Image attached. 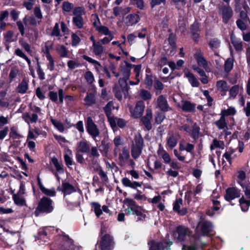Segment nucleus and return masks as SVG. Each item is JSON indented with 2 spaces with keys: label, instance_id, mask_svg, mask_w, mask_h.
Returning a JSON list of instances; mask_svg holds the SVG:
<instances>
[{
  "label": "nucleus",
  "instance_id": "1",
  "mask_svg": "<svg viewBox=\"0 0 250 250\" xmlns=\"http://www.w3.org/2000/svg\"><path fill=\"white\" fill-rule=\"evenodd\" d=\"M114 154L118 156V164L120 167L124 168L129 166L132 168L134 167L135 163L130 158L129 149L126 146L115 147Z\"/></svg>",
  "mask_w": 250,
  "mask_h": 250
},
{
  "label": "nucleus",
  "instance_id": "2",
  "mask_svg": "<svg viewBox=\"0 0 250 250\" xmlns=\"http://www.w3.org/2000/svg\"><path fill=\"white\" fill-rule=\"evenodd\" d=\"M144 146V139L140 133H137L135 135L131 146V155L133 159L136 160L140 157Z\"/></svg>",
  "mask_w": 250,
  "mask_h": 250
},
{
  "label": "nucleus",
  "instance_id": "3",
  "mask_svg": "<svg viewBox=\"0 0 250 250\" xmlns=\"http://www.w3.org/2000/svg\"><path fill=\"white\" fill-rule=\"evenodd\" d=\"M73 240L66 236L60 237L59 242L52 244L51 250H76Z\"/></svg>",
  "mask_w": 250,
  "mask_h": 250
},
{
  "label": "nucleus",
  "instance_id": "4",
  "mask_svg": "<svg viewBox=\"0 0 250 250\" xmlns=\"http://www.w3.org/2000/svg\"><path fill=\"white\" fill-rule=\"evenodd\" d=\"M53 209V201L48 197H43L39 202L35 213L38 216L40 212L50 213Z\"/></svg>",
  "mask_w": 250,
  "mask_h": 250
},
{
  "label": "nucleus",
  "instance_id": "5",
  "mask_svg": "<svg viewBox=\"0 0 250 250\" xmlns=\"http://www.w3.org/2000/svg\"><path fill=\"white\" fill-rule=\"evenodd\" d=\"M114 242L113 237L106 234L103 236L101 240L97 242L95 246V250H112Z\"/></svg>",
  "mask_w": 250,
  "mask_h": 250
},
{
  "label": "nucleus",
  "instance_id": "6",
  "mask_svg": "<svg viewBox=\"0 0 250 250\" xmlns=\"http://www.w3.org/2000/svg\"><path fill=\"white\" fill-rule=\"evenodd\" d=\"M191 234V231L189 229L184 226H179L177 227L173 233L174 239L177 242H183Z\"/></svg>",
  "mask_w": 250,
  "mask_h": 250
},
{
  "label": "nucleus",
  "instance_id": "7",
  "mask_svg": "<svg viewBox=\"0 0 250 250\" xmlns=\"http://www.w3.org/2000/svg\"><path fill=\"white\" fill-rule=\"evenodd\" d=\"M86 128L88 133L96 141V138L100 135V131L97 125L90 117L86 119Z\"/></svg>",
  "mask_w": 250,
  "mask_h": 250
},
{
  "label": "nucleus",
  "instance_id": "8",
  "mask_svg": "<svg viewBox=\"0 0 250 250\" xmlns=\"http://www.w3.org/2000/svg\"><path fill=\"white\" fill-rule=\"evenodd\" d=\"M131 66L132 64L127 62L125 65L121 66L120 74L123 77L119 79V83H123L124 86L127 84L126 82L129 78Z\"/></svg>",
  "mask_w": 250,
  "mask_h": 250
},
{
  "label": "nucleus",
  "instance_id": "9",
  "mask_svg": "<svg viewBox=\"0 0 250 250\" xmlns=\"http://www.w3.org/2000/svg\"><path fill=\"white\" fill-rule=\"evenodd\" d=\"M180 137L179 132L169 131L166 139V145L167 147L171 149L174 148L177 146Z\"/></svg>",
  "mask_w": 250,
  "mask_h": 250
},
{
  "label": "nucleus",
  "instance_id": "10",
  "mask_svg": "<svg viewBox=\"0 0 250 250\" xmlns=\"http://www.w3.org/2000/svg\"><path fill=\"white\" fill-rule=\"evenodd\" d=\"M125 211L126 215L134 214L140 207L132 199H126L124 201Z\"/></svg>",
  "mask_w": 250,
  "mask_h": 250
},
{
  "label": "nucleus",
  "instance_id": "11",
  "mask_svg": "<svg viewBox=\"0 0 250 250\" xmlns=\"http://www.w3.org/2000/svg\"><path fill=\"white\" fill-rule=\"evenodd\" d=\"M193 57L199 66H201L204 69H206L208 67V62L204 57L203 52L201 49H195Z\"/></svg>",
  "mask_w": 250,
  "mask_h": 250
},
{
  "label": "nucleus",
  "instance_id": "12",
  "mask_svg": "<svg viewBox=\"0 0 250 250\" xmlns=\"http://www.w3.org/2000/svg\"><path fill=\"white\" fill-rule=\"evenodd\" d=\"M91 205L96 216L98 218L102 214L103 211L109 215L111 214V212L109 210L108 207L106 205H104L101 207L100 204L98 202H92L91 203Z\"/></svg>",
  "mask_w": 250,
  "mask_h": 250
},
{
  "label": "nucleus",
  "instance_id": "13",
  "mask_svg": "<svg viewBox=\"0 0 250 250\" xmlns=\"http://www.w3.org/2000/svg\"><path fill=\"white\" fill-rule=\"evenodd\" d=\"M240 196V190L235 187L229 188L226 190L225 199L230 201Z\"/></svg>",
  "mask_w": 250,
  "mask_h": 250
},
{
  "label": "nucleus",
  "instance_id": "14",
  "mask_svg": "<svg viewBox=\"0 0 250 250\" xmlns=\"http://www.w3.org/2000/svg\"><path fill=\"white\" fill-rule=\"evenodd\" d=\"M132 13L127 15L125 19V23L127 26H132L136 24L140 21L138 13Z\"/></svg>",
  "mask_w": 250,
  "mask_h": 250
},
{
  "label": "nucleus",
  "instance_id": "15",
  "mask_svg": "<svg viewBox=\"0 0 250 250\" xmlns=\"http://www.w3.org/2000/svg\"><path fill=\"white\" fill-rule=\"evenodd\" d=\"M57 190L62 191L63 193L64 197L76 191V189L73 185L68 182L64 181L62 182L61 187H58Z\"/></svg>",
  "mask_w": 250,
  "mask_h": 250
},
{
  "label": "nucleus",
  "instance_id": "16",
  "mask_svg": "<svg viewBox=\"0 0 250 250\" xmlns=\"http://www.w3.org/2000/svg\"><path fill=\"white\" fill-rule=\"evenodd\" d=\"M123 83H119L120 86L116 87L114 88V92L116 97L119 100H121L123 96L126 97L128 94V87L126 84L125 86L122 85Z\"/></svg>",
  "mask_w": 250,
  "mask_h": 250
},
{
  "label": "nucleus",
  "instance_id": "17",
  "mask_svg": "<svg viewBox=\"0 0 250 250\" xmlns=\"http://www.w3.org/2000/svg\"><path fill=\"white\" fill-rule=\"evenodd\" d=\"M172 242L169 241L167 242V246L166 249L167 250ZM148 245L149 246V250H165V248L164 246V244L162 242H156L154 240H150L148 242Z\"/></svg>",
  "mask_w": 250,
  "mask_h": 250
},
{
  "label": "nucleus",
  "instance_id": "18",
  "mask_svg": "<svg viewBox=\"0 0 250 250\" xmlns=\"http://www.w3.org/2000/svg\"><path fill=\"white\" fill-rule=\"evenodd\" d=\"M198 227L201 232L204 235L208 234L211 232L213 228L212 223L208 221L199 222L198 223Z\"/></svg>",
  "mask_w": 250,
  "mask_h": 250
},
{
  "label": "nucleus",
  "instance_id": "19",
  "mask_svg": "<svg viewBox=\"0 0 250 250\" xmlns=\"http://www.w3.org/2000/svg\"><path fill=\"white\" fill-rule=\"evenodd\" d=\"M145 104L143 101H140L137 103L133 111H131L132 116L135 118L140 117L144 111Z\"/></svg>",
  "mask_w": 250,
  "mask_h": 250
},
{
  "label": "nucleus",
  "instance_id": "20",
  "mask_svg": "<svg viewBox=\"0 0 250 250\" xmlns=\"http://www.w3.org/2000/svg\"><path fill=\"white\" fill-rule=\"evenodd\" d=\"M152 119V112L150 108H147L146 110V114L144 116L141 120L145 125L146 128L148 130H150L152 128V125L151 121Z\"/></svg>",
  "mask_w": 250,
  "mask_h": 250
},
{
  "label": "nucleus",
  "instance_id": "21",
  "mask_svg": "<svg viewBox=\"0 0 250 250\" xmlns=\"http://www.w3.org/2000/svg\"><path fill=\"white\" fill-rule=\"evenodd\" d=\"M108 121L112 128L118 126L121 128L124 127L126 122L125 120L115 117H109Z\"/></svg>",
  "mask_w": 250,
  "mask_h": 250
},
{
  "label": "nucleus",
  "instance_id": "22",
  "mask_svg": "<svg viewBox=\"0 0 250 250\" xmlns=\"http://www.w3.org/2000/svg\"><path fill=\"white\" fill-rule=\"evenodd\" d=\"M222 15L223 21L227 23L232 17L233 12L230 6H224L220 10Z\"/></svg>",
  "mask_w": 250,
  "mask_h": 250
},
{
  "label": "nucleus",
  "instance_id": "23",
  "mask_svg": "<svg viewBox=\"0 0 250 250\" xmlns=\"http://www.w3.org/2000/svg\"><path fill=\"white\" fill-rule=\"evenodd\" d=\"M157 106L161 110L166 112L170 108L169 107L166 98L163 95L159 96L157 100Z\"/></svg>",
  "mask_w": 250,
  "mask_h": 250
},
{
  "label": "nucleus",
  "instance_id": "24",
  "mask_svg": "<svg viewBox=\"0 0 250 250\" xmlns=\"http://www.w3.org/2000/svg\"><path fill=\"white\" fill-rule=\"evenodd\" d=\"M183 203L182 199L179 198L177 199L173 203V209L177 212L180 215H184L187 213V209L186 208H183L180 209V207Z\"/></svg>",
  "mask_w": 250,
  "mask_h": 250
},
{
  "label": "nucleus",
  "instance_id": "25",
  "mask_svg": "<svg viewBox=\"0 0 250 250\" xmlns=\"http://www.w3.org/2000/svg\"><path fill=\"white\" fill-rule=\"evenodd\" d=\"M90 48L96 56H101L105 50L104 47L99 41L95 44L92 45Z\"/></svg>",
  "mask_w": 250,
  "mask_h": 250
},
{
  "label": "nucleus",
  "instance_id": "26",
  "mask_svg": "<svg viewBox=\"0 0 250 250\" xmlns=\"http://www.w3.org/2000/svg\"><path fill=\"white\" fill-rule=\"evenodd\" d=\"M121 182L124 186L133 189H135L138 187H141L142 186L140 183L136 181H131L126 177L123 178Z\"/></svg>",
  "mask_w": 250,
  "mask_h": 250
},
{
  "label": "nucleus",
  "instance_id": "27",
  "mask_svg": "<svg viewBox=\"0 0 250 250\" xmlns=\"http://www.w3.org/2000/svg\"><path fill=\"white\" fill-rule=\"evenodd\" d=\"M12 199L14 203L19 206H26V203L25 195H20L19 194H14L12 195Z\"/></svg>",
  "mask_w": 250,
  "mask_h": 250
},
{
  "label": "nucleus",
  "instance_id": "28",
  "mask_svg": "<svg viewBox=\"0 0 250 250\" xmlns=\"http://www.w3.org/2000/svg\"><path fill=\"white\" fill-rule=\"evenodd\" d=\"M157 154L159 156L162 158L165 163H170L171 161L170 155L164 149L161 145H159V149L157 150Z\"/></svg>",
  "mask_w": 250,
  "mask_h": 250
},
{
  "label": "nucleus",
  "instance_id": "29",
  "mask_svg": "<svg viewBox=\"0 0 250 250\" xmlns=\"http://www.w3.org/2000/svg\"><path fill=\"white\" fill-rule=\"evenodd\" d=\"M184 74L193 87H198L199 85V82L193 74L187 70L185 71Z\"/></svg>",
  "mask_w": 250,
  "mask_h": 250
},
{
  "label": "nucleus",
  "instance_id": "30",
  "mask_svg": "<svg viewBox=\"0 0 250 250\" xmlns=\"http://www.w3.org/2000/svg\"><path fill=\"white\" fill-rule=\"evenodd\" d=\"M181 108L184 111L191 112L195 110L196 105L188 101H182Z\"/></svg>",
  "mask_w": 250,
  "mask_h": 250
},
{
  "label": "nucleus",
  "instance_id": "31",
  "mask_svg": "<svg viewBox=\"0 0 250 250\" xmlns=\"http://www.w3.org/2000/svg\"><path fill=\"white\" fill-rule=\"evenodd\" d=\"M133 215L137 216V221H143L146 218L148 212L140 206Z\"/></svg>",
  "mask_w": 250,
  "mask_h": 250
},
{
  "label": "nucleus",
  "instance_id": "32",
  "mask_svg": "<svg viewBox=\"0 0 250 250\" xmlns=\"http://www.w3.org/2000/svg\"><path fill=\"white\" fill-rule=\"evenodd\" d=\"M72 157V151L68 147H65L64 149V159L65 164L68 167H70L73 164Z\"/></svg>",
  "mask_w": 250,
  "mask_h": 250
},
{
  "label": "nucleus",
  "instance_id": "33",
  "mask_svg": "<svg viewBox=\"0 0 250 250\" xmlns=\"http://www.w3.org/2000/svg\"><path fill=\"white\" fill-rule=\"evenodd\" d=\"M56 50L61 58H68L69 50L64 45L58 44L56 46Z\"/></svg>",
  "mask_w": 250,
  "mask_h": 250
},
{
  "label": "nucleus",
  "instance_id": "34",
  "mask_svg": "<svg viewBox=\"0 0 250 250\" xmlns=\"http://www.w3.org/2000/svg\"><path fill=\"white\" fill-rule=\"evenodd\" d=\"M131 10V8L127 7L123 8L122 7L116 6L113 8V12L115 16L117 17L120 15H124L129 13Z\"/></svg>",
  "mask_w": 250,
  "mask_h": 250
},
{
  "label": "nucleus",
  "instance_id": "35",
  "mask_svg": "<svg viewBox=\"0 0 250 250\" xmlns=\"http://www.w3.org/2000/svg\"><path fill=\"white\" fill-rule=\"evenodd\" d=\"M214 124L219 130L226 131L228 129V123L226 120V118L221 116L220 119L214 123Z\"/></svg>",
  "mask_w": 250,
  "mask_h": 250
},
{
  "label": "nucleus",
  "instance_id": "36",
  "mask_svg": "<svg viewBox=\"0 0 250 250\" xmlns=\"http://www.w3.org/2000/svg\"><path fill=\"white\" fill-rule=\"evenodd\" d=\"M236 180L243 188L247 185L246 173L243 171L240 170L237 172Z\"/></svg>",
  "mask_w": 250,
  "mask_h": 250
},
{
  "label": "nucleus",
  "instance_id": "37",
  "mask_svg": "<svg viewBox=\"0 0 250 250\" xmlns=\"http://www.w3.org/2000/svg\"><path fill=\"white\" fill-rule=\"evenodd\" d=\"M28 88V82L25 79H23L17 87V91L20 94H24Z\"/></svg>",
  "mask_w": 250,
  "mask_h": 250
},
{
  "label": "nucleus",
  "instance_id": "38",
  "mask_svg": "<svg viewBox=\"0 0 250 250\" xmlns=\"http://www.w3.org/2000/svg\"><path fill=\"white\" fill-rule=\"evenodd\" d=\"M240 89H243V88L239 85H235L232 86L229 90V99H235L239 93Z\"/></svg>",
  "mask_w": 250,
  "mask_h": 250
},
{
  "label": "nucleus",
  "instance_id": "39",
  "mask_svg": "<svg viewBox=\"0 0 250 250\" xmlns=\"http://www.w3.org/2000/svg\"><path fill=\"white\" fill-rule=\"evenodd\" d=\"M9 136L14 140L20 139L23 137V136L19 133L18 128L15 126L11 127Z\"/></svg>",
  "mask_w": 250,
  "mask_h": 250
},
{
  "label": "nucleus",
  "instance_id": "40",
  "mask_svg": "<svg viewBox=\"0 0 250 250\" xmlns=\"http://www.w3.org/2000/svg\"><path fill=\"white\" fill-rule=\"evenodd\" d=\"M212 203V208L211 209H208L207 212V214L210 216H212L215 215V212L218 211L220 208V202L218 201L213 200Z\"/></svg>",
  "mask_w": 250,
  "mask_h": 250
},
{
  "label": "nucleus",
  "instance_id": "41",
  "mask_svg": "<svg viewBox=\"0 0 250 250\" xmlns=\"http://www.w3.org/2000/svg\"><path fill=\"white\" fill-rule=\"evenodd\" d=\"M84 104L86 105L91 106L96 103V98L93 93H87L84 99Z\"/></svg>",
  "mask_w": 250,
  "mask_h": 250
},
{
  "label": "nucleus",
  "instance_id": "42",
  "mask_svg": "<svg viewBox=\"0 0 250 250\" xmlns=\"http://www.w3.org/2000/svg\"><path fill=\"white\" fill-rule=\"evenodd\" d=\"M224 147V142L223 141H219L216 139L213 140L210 146V149L211 151L216 148L223 149Z\"/></svg>",
  "mask_w": 250,
  "mask_h": 250
},
{
  "label": "nucleus",
  "instance_id": "43",
  "mask_svg": "<svg viewBox=\"0 0 250 250\" xmlns=\"http://www.w3.org/2000/svg\"><path fill=\"white\" fill-rule=\"evenodd\" d=\"M200 131V127L196 123H194L192 125L191 131L189 133L194 140H196L199 138Z\"/></svg>",
  "mask_w": 250,
  "mask_h": 250
},
{
  "label": "nucleus",
  "instance_id": "44",
  "mask_svg": "<svg viewBox=\"0 0 250 250\" xmlns=\"http://www.w3.org/2000/svg\"><path fill=\"white\" fill-rule=\"evenodd\" d=\"M216 86L219 91L224 93L225 94L229 89L227 83L222 80L219 81L217 82Z\"/></svg>",
  "mask_w": 250,
  "mask_h": 250
},
{
  "label": "nucleus",
  "instance_id": "45",
  "mask_svg": "<svg viewBox=\"0 0 250 250\" xmlns=\"http://www.w3.org/2000/svg\"><path fill=\"white\" fill-rule=\"evenodd\" d=\"M79 151L83 153H88L90 151V146L86 141H81L78 143Z\"/></svg>",
  "mask_w": 250,
  "mask_h": 250
},
{
  "label": "nucleus",
  "instance_id": "46",
  "mask_svg": "<svg viewBox=\"0 0 250 250\" xmlns=\"http://www.w3.org/2000/svg\"><path fill=\"white\" fill-rule=\"evenodd\" d=\"M72 23L78 28L82 29L84 24L83 19L81 16L74 17L72 18Z\"/></svg>",
  "mask_w": 250,
  "mask_h": 250
},
{
  "label": "nucleus",
  "instance_id": "47",
  "mask_svg": "<svg viewBox=\"0 0 250 250\" xmlns=\"http://www.w3.org/2000/svg\"><path fill=\"white\" fill-rule=\"evenodd\" d=\"M236 113V110L234 107L229 106L228 109L222 110L221 112V116L225 118L228 116L234 115Z\"/></svg>",
  "mask_w": 250,
  "mask_h": 250
},
{
  "label": "nucleus",
  "instance_id": "48",
  "mask_svg": "<svg viewBox=\"0 0 250 250\" xmlns=\"http://www.w3.org/2000/svg\"><path fill=\"white\" fill-rule=\"evenodd\" d=\"M50 121L55 127L60 132H63L65 130V126L60 121L51 118Z\"/></svg>",
  "mask_w": 250,
  "mask_h": 250
},
{
  "label": "nucleus",
  "instance_id": "49",
  "mask_svg": "<svg viewBox=\"0 0 250 250\" xmlns=\"http://www.w3.org/2000/svg\"><path fill=\"white\" fill-rule=\"evenodd\" d=\"M234 59L233 58H229L227 59L224 64V70L227 73L229 72L233 68Z\"/></svg>",
  "mask_w": 250,
  "mask_h": 250
},
{
  "label": "nucleus",
  "instance_id": "50",
  "mask_svg": "<svg viewBox=\"0 0 250 250\" xmlns=\"http://www.w3.org/2000/svg\"><path fill=\"white\" fill-rule=\"evenodd\" d=\"M231 41L233 45L235 50L237 51H241L243 49L242 42L240 40H238L235 38L231 37Z\"/></svg>",
  "mask_w": 250,
  "mask_h": 250
},
{
  "label": "nucleus",
  "instance_id": "51",
  "mask_svg": "<svg viewBox=\"0 0 250 250\" xmlns=\"http://www.w3.org/2000/svg\"><path fill=\"white\" fill-rule=\"evenodd\" d=\"M73 14L74 17L81 16L86 13L85 9L83 6L75 7L73 9Z\"/></svg>",
  "mask_w": 250,
  "mask_h": 250
},
{
  "label": "nucleus",
  "instance_id": "52",
  "mask_svg": "<svg viewBox=\"0 0 250 250\" xmlns=\"http://www.w3.org/2000/svg\"><path fill=\"white\" fill-rule=\"evenodd\" d=\"M54 137L62 147H64V148L68 147L66 146V145L69 143V142L66 140L64 137L57 135H54Z\"/></svg>",
  "mask_w": 250,
  "mask_h": 250
},
{
  "label": "nucleus",
  "instance_id": "53",
  "mask_svg": "<svg viewBox=\"0 0 250 250\" xmlns=\"http://www.w3.org/2000/svg\"><path fill=\"white\" fill-rule=\"evenodd\" d=\"M4 41L7 43H10L16 40V38L14 36V33L12 31H8L4 34Z\"/></svg>",
  "mask_w": 250,
  "mask_h": 250
},
{
  "label": "nucleus",
  "instance_id": "54",
  "mask_svg": "<svg viewBox=\"0 0 250 250\" xmlns=\"http://www.w3.org/2000/svg\"><path fill=\"white\" fill-rule=\"evenodd\" d=\"M52 162L56 169L57 172L59 173H63L64 172L62 165L59 163L58 159L56 158H52Z\"/></svg>",
  "mask_w": 250,
  "mask_h": 250
},
{
  "label": "nucleus",
  "instance_id": "55",
  "mask_svg": "<svg viewBox=\"0 0 250 250\" xmlns=\"http://www.w3.org/2000/svg\"><path fill=\"white\" fill-rule=\"evenodd\" d=\"M139 95L141 99L145 101L150 100L152 98L151 93L149 91L143 89L140 90Z\"/></svg>",
  "mask_w": 250,
  "mask_h": 250
},
{
  "label": "nucleus",
  "instance_id": "56",
  "mask_svg": "<svg viewBox=\"0 0 250 250\" xmlns=\"http://www.w3.org/2000/svg\"><path fill=\"white\" fill-rule=\"evenodd\" d=\"M240 205L243 211H246L250 206V201L246 200L244 198L242 197L239 199Z\"/></svg>",
  "mask_w": 250,
  "mask_h": 250
},
{
  "label": "nucleus",
  "instance_id": "57",
  "mask_svg": "<svg viewBox=\"0 0 250 250\" xmlns=\"http://www.w3.org/2000/svg\"><path fill=\"white\" fill-rule=\"evenodd\" d=\"M84 77L86 81V82L89 84H92L95 81L94 75L90 71L85 72Z\"/></svg>",
  "mask_w": 250,
  "mask_h": 250
},
{
  "label": "nucleus",
  "instance_id": "58",
  "mask_svg": "<svg viewBox=\"0 0 250 250\" xmlns=\"http://www.w3.org/2000/svg\"><path fill=\"white\" fill-rule=\"evenodd\" d=\"M73 4L68 1H63L62 4V9L63 11L69 12L73 9Z\"/></svg>",
  "mask_w": 250,
  "mask_h": 250
},
{
  "label": "nucleus",
  "instance_id": "59",
  "mask_svg": "<svg viewBox=\"0 0 250 250\" xmlns=\"http://www.w3.org/2000/svg\"><path fill=\"white\" fill-rule=\"evenodd\" d=\"M41 190L42 193L45 194L46 195L49 196H55L56 195V191L54 188H51L50 189L46 188L44 187H43Z\"/></svg>",
  "mask_w": 250,
  "mask_h": 250
},
{
  "label": "nucleus",
  "instance_id": "60",
  "mask_svg": "<svg viewBox=\"0 0 250 250\" xmlns=\"http://www.w3.org/2000/svg\"><path fill=\"white\" fill-rule=\"evenodd\" d=\"M208 45L211 49L214 50L220 46V41L217 39L214 38L210 41Z\"/></svg>",
  "mask_w": 250,
  "mask_h": 250
},
{
  "label": "nucleus",
  "instance_id": "61",
  "mask_svg": "<svg viewBox=\"0 0 250 250\" xmlns=\"http://www.w3.org/2000/svg\"><path fill=\"white\" fill-rule=\"evenodd\" d=\"M9 131V128L8 126H4L1 127L0 129V143H1L2 140L5 138L8 134Z\"/></svg>",
  "mask_w": 250,
  "mask_h": 250
},
{
  "label": "nucleus",
  "instance_id": "62",
  "mask_svg": "<svg viewBox=\"0 0 250 250\" xmlns=\"http://www.w3.org/2000/svg\"><path fill=\"white\" fill-rule=\"evenodd\" d=\"M80 64L77 60H69L67 62V66L70 69L78 67Z\"/></svg>",
  "mask_w": 250,
  "mask_h": 250
},
{
  "label": "nucleus",
  "instance_id": "63",
  "mask_svg": "<svg viewBox=\"0 0 250 250\" xmlns=\"http://www.w3.org/2000/svg\"><path fill=\"white\" fill-rule=\"evenodd\" d=\"M23 21L25 25H28V24L31 25H35L37 23V21L35 18L33 17H27L25 16L23 19Z\"/></svg>",
  "mask_w": 250,
  "mask_h": 250
},
{
  "label": "nucleus",
  "instance_id": "64",
  "mask_svg": "<svg viewBox=\"0 0 250 250\" xmlns=\"http://www.w3.org/2000/svg\"><path fill=\"white\" fill-rule=\"evenodd\" d=\"M113 104L112 102H108L104 107V111L106 115L109 118L111 115V111L113 109Z\"/></svg>",
  "mask_w": 250,
  "mask_h": 250
}]
</instances>
